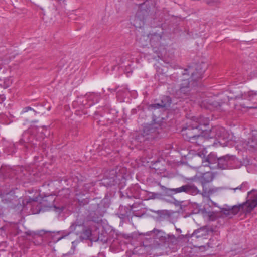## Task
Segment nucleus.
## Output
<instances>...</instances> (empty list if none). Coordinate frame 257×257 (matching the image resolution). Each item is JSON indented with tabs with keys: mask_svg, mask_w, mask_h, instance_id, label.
<instances>
[{
	"mask_svg": "<svg viewBox=\"0 0 257 257\" xmlns=\"http://www.w3.org/2000/svg\"><path fill=\"white\" fill-rule=\"evenodd\" d=\"M231 189H233L234 191H236V190H241V191H242V188H240V185H239V186L236 187V188H232Z\"/></svg>",
	"mask_w": 257,
	"mask_h": 257,
	"instance_id": "46",
	"label": "nucleus"
},
{
	"mask_svg": "<svg viewBox=\"0 0 257 257\" xmlns=\"http://www.w3.org/2000/svg\"><path fill=\"white\" fill-rule=\"evenodd\" d=\"M176 231L179 233H180L181 232V230L179 228H176Z\"/></svg>",
	"mask_w": 257,
	"mask_h": 257,
	"instance_id": "50",
	"label": "nucleus"
},
{
	"mask_svg": "<svg viewBox=\"0 0 257 257\" xmlns=\"http://www.w3.org/2000/svg\"><path fill=\"white\" fill-rule=\"evenodd\" d=\"M218 190V188L212 187L208 189L206 186L204 187L202 189V192L200 191V193L199 194H201L203 197H209L210 196L217 192Z\"/></svg>",
	"mask_w": 257,
	"mask_h": 257,
	"instance_id": "24",
	"label": "nucleus"
},
{
	"mask_svg": "<svg viewBox=\"0 0 257 257\" xmlns=\"http://www.w3.org/2000/svg\"><path fill=\"white\" fill-rule=\"evenodd\" d=\"M85 225L82 224H79L78 222H75L71 224V225L69 227V231H66V232H70V234L72 232H75L77 235H79L81 234L83 231L82 228L79 227L80 226H84Z\"/></svg>",
	"mask_w": 257,
	"mask_h": 257,
	"instance_id": "25",
	"label": "nucleus"
},
{
	"mask_svg": "<svg viewBox=\"0 0 257 257\" xmlns=\"http://www.w3.org/2000/svg\"><path fill=\"white\" fill-rule=\"evenodd\" d=\"M155 253L159 255H162L163 254V252H155Z\"/></svg>",
	"mask_w": 257,
	"mask_h": 257,
	"instance_id": "51",
	"label": "nucleus"
},
{
	"mask_svg": "<svg viewBox=\"0 0 257 257\" xmlns=\"http://www.w3.org/2000/svg\"><path fill=\"white\" fill-rule=\"evenodd\" d=\"M193 145L194 147H196L197 148L196 150H189L188 154L187 155H184V156L188 159L191 158L192 156H198L201 158H204L205 156V154L204 153V151H205L204 144H203V146L201 147L195 144H193Z\"/></svg>",
	"mask_w": 257,
	"mask_h": 257,
	"instance_id": "19",
	"label": "nucleus"
},
{
	"mask_svg": "<svg viewBox=\"0 0 257 257\" xmlns=\"http://www.w3.org/2000/svg\"><path fill=\"white\" fill-rule=\"evenodd\" d=\"M86 100L88 102V104H85L87 105L86 107H90L99 101L100 99V95L97 93H89L86 95Z\"/></svg>",
	"mask_w": 257,
	"mask_h": 257,
	"instance_id": "21",
	"label": "nucleus"
},
{
	"mask_svg": "<svg viewBox=\"0 0 257 257\" xmlns=\"http://www.w3.org/2000/svg\"><path fill=\"white\" fill-rule=\"evenodd\" d=\"M11 171L12 170L9 167L2 166L0 168V175L2 176H0V178L2 179H5L7 177H9Z\"/></svg>",
	"mask_w": 257,
	"mask_h": 257,
	"instance_id": "27",
	"label": "nucleus"
},
{
	"mask_svg": "<svg viewBox=\"0 0 257 257\" xmlns=\"http://www.w3.org/2000/svg\"><path fill=\"white\" fill-rule=\"evenodd\" d=\"M30 202V200H28V199H24L20 198L18 200V202L16 204H15V206H14L13 207H18V209H20L21 210H22L25 205L26 204H28Z\"/></svg>",
	"mask_w": 257,
	"mask_h": 257,
	"instance_id": "28",
	"label": "nucleus"
},
{
	"mask_svg": "<svg viewBox=\"0 0 257 257\" xmlns=\"http://www.w3.org/2000/svg\"><path fill=\"white\" fill-rule=\"evenodd\" d=\"M149 107L154 109L163 108V105L161 104V103L151 104L150 105Z\"/></svg>",
	"mask_w": 257,
	"mask_h": 257,
	"instance_id": "37",
	"label": "nucleus"
},
{
	"mask_svg": "<svg viewBox=\"0 0 257 257\" xmlns=\"http://www.w3.org/2000/svg\"><path fill=\"white\" fill-rule=\"evenodd\" d=\"M172 102V100L170 97L165 96L162 98L161 104L163 105V107L166 108L170 107Z\"/></svg>",
	"mask_w": 257,
	"mask_h": 257,
	"instance_id": "29",
	"label": "nucleus"
},
{
	"mask_svg": "<svg viewBox=\"0 0 257 257\" xmlns=\"http://www.w3.org/2000/svg\"><path fill=\"white\" fill-rule=\"evenodd\" d=\"M134 58L132 57V55L130 53H123L121 57V63H124L125 61H133Z\"/></svg>",
	"mask_w": 257,
	"mask_h": 257,
	"instance_id": "32",
	"label": "nucleus"
},
{
	"mask_svg": "<svg viewBox=\"0 0 257 257\" xmlns=\"http://www.w3.org/2000/svg\"><path fill=\"white\" fill-rule=\"evenodd\" d=\"M79 205L80 207H84L85 205H89L90 203L91 200H89V198H86L82 199H78V200Z\"/></svg>",
	"mask_w": 257,
	"mask_h": 257,
	"instance_id": "34",
	"label": "nucleus"
},
{
	"mask_svg": "<svg viewBox=\"0 0 257 257\" xmlns=\"http://www.w3.org/2000/svg\"><path fill=\"white\" fill-rule=\"evenodd\" d=\"M201 125L200 123L195 122L183 127L181 131L183 138L193 144L203 146L205 142V130L201 127Z\"/></svg>",
	"mask_w": 257,
	"mask_h": 257,
	"instance_id": "3",
	"label": "nucleus"
},
{
	"mask_svg": "<svg viewBox=\"0 0 257 257\" xmlns=\"http://www.w3.org/2000/svg\"><path fill=\"white\" fill-rule=\"evenodd\" d=\"M20 231H21V230L20 229H19L18 228H17L16 232L14 233V235H17L19 234L20 233Z\"/></svg>",
	"mask_w": 257,
	"mask_h": 257,
	"instance_id": "48",
	"label": "nucleus"
},
{
	"mask_svg": "<svg viewBox=\"0 0 257 257\" xmlns=\"http://www.w3.org/2000/svg\"><path fill=\"white\" fill-rule=\"evenodd\" d=\"M143 190L141 189L138 184H135L126 190L125 194L128 198H141V192Z\"/></svg>",
	"mask_w": 257,
	"mask_h": 257,
	"instance_id": "16",
	"label": "nucleus"
},
{
	"mask_svg": "<svg viewBox=\"0 0 257 257\" xmlns=\"http://www.w3.org/2000/svg\"><path fill=\"white\" fill-rule=\"evenodd\" d=\"M6 100V97L4 94H0V104H2Z\"/></svg>",
	"mask_w": 257,
	"mask_h": 257,
	"instance_id": "41",
	"label": "nucleus"
},
{
	"mask_svg": "<svg viewBox=\"0 0 257 257\" xmlns=\"http://www.w3.org/2000/svg\"><path fill=\"white\" fill-rule=\"evenodd\" d=\"M72 249L73 250V251L74 252V250L75 249V241H73L72 242Z\"/></svg>",
	"mask_w": 257,
	"mask_h": 257,
	"instance_id": "47",
	"label": "nucleus"
},
{
	"mask_svg": "<svg viewBox=\"0 0 257 257\" xmlns=\"http://www.w3.org/2000/svg\"><path fill=\"white\" fill-rule=\"evenodd\" d=\"M240 188H242V191H246L248 188V183L247 182H244L240 185Z\"/></svg>",
	"mask_w": 257,
	"mask_h": 257,
	"instance_id": "38",
	"label": "nucleus"
},
{
	"mask_svg": "<svg viewBox=\"0 0 257 257\" xmlns=\"http://www.w3.org/2000/svg\"><path fill=\"white\" fill-rule=\"evenodd\" d=\"M235 162V156L227 154L219 157L217 167L222 169H231Z\"/></svg>",
	"mask_w": 257,
	"mask_h": 257,
	"instance_id": "13",
	"label": "nucleus"
},
{
	"mask_svg": "<svg viewBox=\"0 0 257 257\" xmlns=\"http://www.w3.org/2000/svg\"><path fill=\"white\" fill-rule=\"evenodd\" d=\"M69 234L70 232H66L65 231H59L57 233L55 232L50 233L49 236L51 237V240L49 242V244H50L51 243H56Z\"/></svg>",
	"mask_w": 257,
	"mask_h": 257,
	"instance_id": "22",
	"label": "nucleus"
},
{
	"mask_svg": "<svg viewBox=\"0 0 257 257\" xmlns=\"http://www.w3.org/2000/svg\"><path fill=\"white\" fill-rule=\"evenodd\" d=\"M196 180L199 181L202 186L206 187V185L211 182L215 177L214 174L210 171H207L204 173H199L195 176Z\"/></svg>",
	"mask_w": 257,
	"mask_h": 257,
	"instance_id": "15",
	"label": "nucleus"
},
{
	"mask_svg": "<svg viewBox=\"0 0 257 257\" xmlns=\"http://www.w3.org/2000/svg\"><path fill=\"white\" fill-rule=\"evenodd\" d=\"M29 111H33V112L34 113V114L35 115L37 112L36 111H35L32 107H31L30 106H27V107H26L25 108H23V111H22V112L23 113H25V112H28Z\"/></svg>",
	"mask_w": 257,
	"mask_h": 257,
	"instance_id": "39",
	"label": "nucleus"
},
{
	"mask_svg": "<svg viewBox=\"0 0 257 257\" xmlns=\"http://www.w3.org/2000/svg\"><path fill=\"white\" fill-rule=\"evenodd\" d=\"M204 133L205 142L209 140H213L211 145H206V146H215L216 141L220 139L224 140L227 136L225 128L220 126L212 127L209 130H205Z\"/></svg>",
	"mask_w": 257,
	"mask_h": 257,
	"instance_id": "12",
	"label": "nucleus"
},
{
	"mask_svg": "<svg viewBox=\"0 0 257 257\" xmlns=\"http://www.w3.org/2000/svg\"><path fill=\"white\" fill-rule=\"evenodd\" d=\"M126 91H127V90H126V89H125V88H123L122 90H119L117 93V96L120 95L121 92L125 93Z\"/></svg>",
	"mask_w": 257,
	"mask_h": 257,
	"instance_id": "43",
	"label": "nucleus"
},
{
	"mask_svg": "<svg viewBox=\"0 0 257 257\" xmlns=\"http://www.w3.org/2000/svg\"><path fill=\"white\" fill-rule=\"evenodd\" d=\"M201 108L210 110L223 111L228 105L226 99L223 97L221 99L215 100L213 99L206 98L200 103Z\"/></svg>",
	"mask_w": 257,
	"mask_h": 257,
	"instance_id": "11",
	"label": "nucleus"
},
{
	"mask_svg": "<svg viewBox=\"0 0 257 257\" xmlns=\"http://www.w3.org/2000/svg\"><path fill=\"white\" fill-rule=\"evenodd\" d=\"M11 84L12 82L10 79L8 78H5L3 80V84H0V87L4 89H6L8 88Z\"/></svg>",
	"mask_w": 257,
	"mask_h": 257,
	"instance_id": "33",
	"label": "nucleus"
},
{
	"mask_svg": "<svg viewBox=\"0 0 257 257\" xmlns=\"http://www.w3.org/2000/svg\"><path fill=\"white\" fill-rule=\"evenodd\" d=\"M126 173L125 167L119 166L107 170L105 174L103 183L107 187L118 185L119 188L121 189L126 185Z\"/></svg>",
	"mask_w": 257,
	"mask_h": 257,
	"instance_id": "5",
	"label": "nucleus"
},
{
	"mask_svg": "<svg viewBox=\"0 0 257 257\" xmlns=\"http://www.w3.org/2000/svg\"><path fill=\"white\" fill-rule=\"evenodd\" d=\"M202 71H195L189 67L186 69H181L179 71L170 75V79L174 81H180L179 92L180 94L188 95L192 88L197 85V81L202 78Z\"/></svg>",
	"mask_w": 257,
	"mask_h": 257,
	"instance_id": "1",
	"label": "nucleus"
},
{
	"mask_svg": "<svg viewBox=\"0 0 257 257\" xmlns=\"http://www.w3.org/2000/svg\"><path fill=\"white\" fill-rule=\"evenodd\" d=\"M55 200V197L54 195H51L43 198V204L45 206L53 208V210L59 214L63 212L65 207L63 205L57 206L54 205V202Z\"/></svg>",
	"mask_w": 257,
	"mask_h": 257,
	"instance_id": "14",
	"label": "nucleus"
},
{
	"mask_svg": "<svg viewBox=\"0 0 257 257\" xmlns=\"http://www.w3.org/2000/svg\"><path fill=\"white\" fill-rule=\"evenodd\" d=\"M257 96V91L250 90L247 92H243L238 87H235L226 92L224 97L227 102L234 100L239 102L240 100H247L252 101Z\"/></svg>",
	"mask_w": 257,
	"mask_h": 257,
	"instance_id": "8",
	"label": "nucleus"
},
{
	"mask_svg": "<svg viewBox=\"0 0 257 257\" xmlns=\"http://www.w3.org/2000/svg\"><path fill=\"white\" fill-rule=\"evenodd\" d=\"M107 207L108 205H105L103 200L94 198L86 207L85 214L89 219L96 221L98 218L104 215Z\"/></svg>",
	"mask_w": 257,
	"mask_h": 257,
	"instance_id": "6",
	"label": "nucleus"
},
{
	"mask_svg": "<svg viewBox=\"0 0 257 257\" xmlns=\"http://www.w3.org/2000/svg\"><path fill=\"white\" fill-rule=\"evenodd\" d=\"M37 121H38L37 120H35V121H33V122H37Z\"/></svg>",
	"mask_w": 257,
	"mask_h": 257,
	"instance_id": "56",
	"label": "nucleus"
},
{
	"mask_svg": "<svg viewBox=\"0 0 257 257\" xmlns=\"http://www.w3.org/2000/svg\"><path fill=\"white\" fill-rule=\"evenodd\" d=\"M222 213L226 216H230V217H232L231 211H230V208H223L222 209Z\"/></svg>",
	"mask_w": 257,
	"mask_h": 257,
	"instance_id": "35",
	"label": "nucleus"
},
{
	"mask_svg": "<svg viewBox=\"0 0 257 257\" xmlns=\"http://www.w3.org/2000/svg\"><path fill=\"white\" fill-rule=\"evenodd\" d=\"M146 1L140 5L136 15L130 18L131 23L136 28H141L145 25L146 17L149 15L150 7Z\"/></svg>",
	"mask_w": 257,
	"mask_h": 257,
	"instance_id": "10",
	"label": "nucleus"
},
{
	"mask_svg": "<svg viewBox=\"0 0 257 257\" xmlns=\"http://www.w3.org/2000/svg\"><path fill=\"white\" fill-rule=\"evenodd\" d=\"M219 157L216 153L211 152L206 157L205 156L202 158V162L204 166H209L210 165L218 164Z\"/></svg>",
	"mask_w": 257,
	"mask_h": 257,
	"instance_id": "20",
	"label": "nucleus"
},
{
	"mask_svg": "<svg viewBox=\"0 0 257 257\" xmlns=\"http://www.w3.org/2000/svg\"><path fill=\"white\" fill-rule=\"evenodd\" d=\"M12 146L13 147H14L15 145H14V144H13V145H12Z\"/></svg>",
	"mask_w": 257,
	"mask_h": 257,
	"instance_id": "57",
	"label": "nucleus"
},
{
	"mask_svg": "<svg viewBox=\"0 0 257 257\" xmlns=\"http://www.w3.org/2000/svg\"><path fill=\"white\" fill-rule=\"evenodd\" d=\"M33 137V136L30 135L28 132H25L23 135L22 138L19 140V144L24 145L26 149V151L31 149V148L35 144H32L31 139Z\"/></svg>",
	"mask_w": 257,
	"mask_h": 257,
	"instance_id": "18",
	"label": "nucleus"
},
{
	"mask_svg": "<svg viewBox=\"0 0 257 257\" xmlns=\"http://www.w3.org/2000/svg\"><path fill=\"white\" fill-rule=\"evenodd\" d=\"M150 233L153 236L149 241L151 243L149 245L143 243V245L149 251H152L151 253L164 247L171 248L178 243V239L174 235L166 234L161 230L154 229Z\"/></svg>",
	"mask_w": 257,
	"mask_h": 257,
	"instance_id": "2",
	"label": "nucleus"
},
{
	"mask_svg": "<svg viewBox=\"0 0 257 257\" xmlns=\"http://www.w3.org/2000/svg\"><path fill=\"white\" fill-rule=\"evenodd\" d=\"M74 254V251H73L72 252H69L68 253H65V254H63V256L64 257L65 256H71L72 255H73Z\"/></svg>",
	"mask_w": 257,
	"mask_h": 257,
	"instance_id": "45",
	"label": "nucleus"
},
{
	"mask_svg": "<svg viewBox=\"0 0 257 257\" xmlns=\"http://www.w3.org/2000/svg\"><path fill=\"white\" fill-rule=\"evenodd\" d=\"M152 125H149L148 126H145L144 128V133H146V135H149L152 133Z\"/></svg>",
	"mask_w": 257,
	"mask_h": 257,
	"instance_id": "36",
	"label": "nucleus"
},
{
	"mask_svg": "<svg viewBox=\"0 0 257 257\" xmlns=\"http://www.w3.org/2000/svg\"><path fill=\"white\" fill-rule=\"evenodd\" d=\"M201 231H202V228H199V229L195 230L194 231V232L191 234H190L189 233L187 234L186 235H185V236L184 237L185 238H191L192 237L195 236L196 238H200L201 236V235H198L197 234L198 233H200Z\"/></svg>",
	"mask_w": 257,
	"mask_h": 257,
	"instance_id": "31",
	"label": "nucleus"
},
{
	"mask_svg": "<svg viewBox=\"0 0 257 257\" xmlns=\"http://www.w3.org/2000/svg\"><path fill=\"white\" fill-rule=\"evenodd\" d=\"M207 125V124H204V126H206Z\"/></svg>",
	"mask_w": 257,
	"mask_h": 257,
	"instance_id": "58",
	"label": "nucleus"
},
{
	"mask_svg": "<svg viewBox=\"0 0 257 257\" xmlns=\"http://www.w3.org/2000/svg\"><path fill=\"white\" fill-rule=\"evenodd\" d=\"M197 235H200V234H199V233H198L197 234ZM200 235H201V236L200 237H202V236H203V235L202 234H200Z\"/></svg>",
	"mask_w": 257,
	"mask_h": 257,
	"instance_id": "54",
	"label": "nucleus"
},
{
	"mask_svg": "<svg viewBox=\"0 0 257 257\" xmlns=\"http://www.w3.org/2000/svg\"><path fill=\"white\" fill-rule=\"evenodd\" d=\"M138 42L140 46L143 48H144L148 45L149 37L148 34L147 35H142L137 38Z\"/></svg>",
	"mask_w": 257,
	"mask_h": 257,
	"instance_id": "26",
	"label": "nucleus"
},
{
	"mask_svg": "<svg viewBox=\"0 0 257 257\" xmlns=\"http://www.w3.org/2000/svg\"><path fill=\"white\" fill-rule=\"evenodd\" d=\"M251 195V192L248 193V199L247 200L238 205H235L230 207L232 215H236L240 211L247 215L251 212L257 205V195Z\"/></svg>",
	"mask_w": 257,
	"mask_h": 257,
	"instance_id": "9",
	"label": "nucleus"
},
{
	"mask_svg": "<svg viewBox=\"0 0 257 257\" xmlns=\"http://www.w3.org/2000/svg\"><path fill=\"white\" fill-rule=\"evenodd\" d=\"M149 42L152 50L155 55L152 58L159 60L162 56V53L165 49L166 41L162 29L153 30L148 33Z\"/></svg>",
	"mask_w": 257,
	"mask_h": 257,
	"instance_id": "4",
	"label": "nucleus"
},
{
	"mask_svg": "<svg viewBox=\"0 0 257 257\" xmlns=\"http://www.w3.org/2000/svg\"><path fill=\"white\" fill-rule=\"evenodd\" d=\"M79 227H81L83 230L82 232L79 236L80 239L81 240H88L90 239L92 235V231L91 229L84 226H80Z\"/></svg>",
	"mask_w": 257,
	"mask_h": 257,
	"instance_id": "23",
	"label": "nucleus"
},
{
	"mask_svg": "<svg viewBox=\"0 0 257 257\" xmlns=\"http://www.w3.org/2000/svg\"><path fill=\"white\" fill-rule=\"evenodd\" d=\"M242 145L246 150L250 151H254L257 149V136L251 135L248 140L242 141Z\"/></svg>",
	"mask_w": 257,
	"mask_h": 257,
	"instance_id": "17",
	"label": "nucleus"
},
{
	"mask_svg": "<svg viewBox=\"0 0 257 257\" xmlns=\"http://www.w3.org/2000/svg\"><path fill=\"white\" fill-rule=\"evenodd\" d=\"M161 189L164 194L168 196H172L174 194L181 193L193 196L200 193V191L197 187L192 183H187L175 188H169L162 186Z\"/></svg>",
	"mask_w": 257,
	"mask_h": 257,
	"instance_id": "7",
	"label": "nucleus"
},
{
	"mask_svg": "<svg viewBox=\"0 0 257 257\" xmlns=\"http://www.w3.org/2000/svg\"><path fill=\"white\" fill-rule=\"evenodd\" d=\"M26 234L28 236H31L32 235V232L31 231H27L25 232Z\"/></svg>",
	"mask_w": 257,
	"mask_h": 257,
	"instance_id": "49",
	"label": "nucleus"
},
{
	"mask_svg": "<svg viewBox=\"0 0 257 257\" xmlns=\"http://www.w3.org/2000/svg\"><path fill=\"white\" fill-rule=\"evenodd\" d=\"M42 131L41 132L42 137H47V135H48L49 134V132L47 134H46V132H45L47 130V127L46 126H43L42 127Z\"/></svg>",
	"mask_w": 257,
	"mask_h": 257,
	"instance_id": "40",
	"label": "nucleus"
},
{
	"mask_svg": "<svg viewBox=\"0 0 257 257\" xmlns=\"http://www.w3.org/2000/svg\"><path fill=\"white\" fill-rule=\"evenodd\" d=\"M108 90L111 91V92H113V91H115V90H113V89H108Z\"/></svg>",
	"mask_w": 257,
	"mask_h": 257,
	"instance_id": "52",
	"label": "nucleus"
},
{
	"mask_svg": "<svg viewBox=\"0 0 257 257\" xmlns=\"http://www.w3.org/2000/svg\"><path fill=\"white\" fill-rule=\"evenodd\" d=\"M239 104L242 107V108H253V107L252 106H247L245 103H241V102H239Z\"/></svg>",
	"mask_w": 257,
	"mask_h": 257,
	"instance_id": "42",
	"label": "nucleus"
},
{
	"mask_svg": "<svg viewBox=\"0 0 257 257\" xmlns=\"http://www.w3.org/2000/svg\"><path fill=\"white\" fill-rule=\"evenodd\" d=\"M123 210H124V212H123V213L120 212V213L119 217L121 218L124 219L125 217H128L131 215V214L132 212V210L130 208H128L127 207H122L121 211H122Z\"/></svg>",
	"mask_w": 257,
	"mask_h": 257,
	"instance_id": "30",
	"label": "nucleus"
},
{
	"mask_svg": "<svg viewBox=\"0 0 257 257\" xmlns=\"http://www.w3.org/2000/svg\"><path fill=\"white\" fill-rule=\"evenodd\" d=\"M91 185L89 184H85L84 185V187L85 188V189H86V192H88V190H89V188L90 187Z\"/></svg>",
	"mask_w": 257,
	"mask_h": 257,
	"instance_id": "44",
	"label": "nucleus"
},
{
	"mask_svg": "<svg viewBox=\"0 0 257 257\" xmlns=\"http://www.w3.org/2000/svg\"><path fill=\"white\" fill-rule=\"evenodd\" d=\"M0 84H3V80H0Z\"/></svg>",
	"mask_w": 257,
	"mask_h": 257,
	"instance_id": "55",
	"label": "nucleus"
},
{
	"mask_svg": "<svg viewBox=\"0 0 257 257\" xmlns=\"http://www.w3.org/2000/svg\"><path fill=\"white\" fill-rule=\"evenodd\" d=\"M25 179H26V177H24V178H21V180H24V181Z\"/></svg>",
	"mask_w": 257,
	"mask_h": 257,
	"instance_id": "53",
	"label": "nucleus"
}]
</instances>
